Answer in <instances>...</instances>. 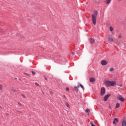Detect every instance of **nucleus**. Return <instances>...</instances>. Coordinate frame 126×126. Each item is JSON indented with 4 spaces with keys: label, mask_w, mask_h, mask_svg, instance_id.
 I'll list each match as a JSON object with an SVG mask.
<instances>
[{
    "label": "nucleus",
    "mask_w": 126,
    "mask_h": 126,
    "mask_svg": "<svg viewBox=\"0 0 126 126\" xmlns=\"http://www.w3.org/2000/svg\"><path fill=\"white\" fill-rule=\"evenodd\" d=\"M80 87L82 88L83 90H84V87H83V86L81 84H80L79 85H78V88H79Z\"/></svg>",
    "instance_id": "obj_12"
},
{
    "label": "nucleus",
    "mask_w": 126,
    "mask_h": 126,
    "mask_svg": "<svg viewBox=\"0 0 126 126\" xmlns=\"http://www.w3.org/2000/svg\"><path fill=\"white\" fill-rule=\"evenodd\" d=\"M107 64H108V62L105 60H102L101 62V64L102 65H107Z\"/></svg>",
    "instance_id": "obj_5"
},
{
    "label": "nucleus",
    "mask_w": 126,
    "mask_h": 126,
    "mask_svg": "<svg viewBox=\"0 0 126 126\" xmlns=\"http://www.w3.org/2000/svg\"><path fill=\"white\" fill-rule=\"evenodd\" d=\"M97 15H98V11H94V13L92 15V21L94 25H96V23L97 22L96 18H97Z\"/></svg>",
    "instance_id": "obj_1"
},
{
    "label": "nucleus",
    "mask_w": 126,
    "mask_h": 126,
    "mask_svg": "<svg viewBox=\"0 0 126 126\" xmlns=\"http://www.w3.org/2000/svg\"><path fill=\"white\" fill-rule=\"evenodd\" d=\"M65 106H66L67 108H69L70 105H69V104H68V103L65 102Z\"/></svg>",
    "instance_id": "obj_15"
},
{
    "label": "nucleus",
    "mask_w": 126,
    "mask_h": 126,
    "mask_svg": "<svg viewBox=\"0 0 126 126\" xmlns=\"http://www.w3.org/2000/svg\"><path fill=\"white\" fill-rule=\"evenodd\" d=\"M86 113H88V114H89V113H90V110L89 109H87L86 110Z\"/></svg>",
    "instance_id": "obj_20"
},
{
    "label": "nucleus",
    "mask_w": 126,
    "mask_h": 126,
    "mask_svg": "<svg viewBox=\"0 0 126 126\" xmlns=\"http://www.w3.org/2000/svg\"><path fill=\"white\" fill-rule=\"evenodd\" d=\"M109 30L111 32H113V31H114V28L110 27Z\"/></svg>",
    "instance_id": "obj_14"
},
{
    "label": "nucleus",
    "mask_w": 126,
    "mask_h": 126,
    "mask_svg": "<svg viewBox=\"0 0 126 126\" xmlns=\"http://www.w3.org/2000/svg\"><path fill=\"white\" fill-rule=\"evenodd\" d=\"M74 89L75 90V91H76V92H78V87H74Z\"/></svg>",
    "instance_id": "obj_17"
},
{
    "label": "nucleus",
    "mask_w": 126,
    "mask_h": 126,
    "mask_svg": "<svg viewBox=\"0 0 126 126\" xmlns=\"http://www.w3.org/2000/svg\"><path fill=\"white\" fill-rule=\"evenodd\" d=\"M109 97H110V94H107L103 98L104 101L106 102V101L108 100V98H109Z\"/></svg>",
    "instance_id": "obj_8"
},
{
    "label": "nucleus",
    "mask_w": 126,
    "mask_h": 126,
    "mask_svg": "<svg viewBox=\"0 0 126 126\" xmlns=\"http://www.w3.org/2000/svg\"><path fill=\"white\" fill-rule=\"evenodd\" d=\"M113 70H114V68L112 67L110 68V71H113Z\"/></svg>",
    "instance_id": "obj_22"
},
{
    "label": "nucleus",
    "mask_w": 126,
    "mask_h": 126,
    "mask_svg": "<svg viewBox=\"0 0 126 126\" xmlns=\"http://www.w3.org/2000/svg\"><path fill=\"white\" fill-rule=\"evenodd\" d=\"M32 75H35V74H36V73H35V72H34V71H32Z\"/></svg>",
    "instance_id": "obj_21"
},
{
    "label": "nucleus",
    "mask_w": 126,
    "mask_h": 126,
    "mask_svg": "<svg viewBox=\"0 0 126 126\" xmlns=\"http://www.w3.org/2000/svg\"><path fill=\"white\" fill-rule=\"evenodd\" d=\"M109 108H111V106H109Z\"/></svg>",
    "instance_id": "obj_34"
},
{
    "label": "nucleus",
    "mask_w": 126,
    "mask_h": 126,
    "mask_svg": "<svg viewBox=\"0 0 126 126\" xmlns=\"http://www.w3.org/2000/svg\"><path fill=\"white\" fill-rule=\"evenodd\" d=\"M18 104L19 105V106H22V104H21V103H20V102H18Z\"/></svg>",
    "instance_id": "obj_23"
},
{
    "label": "nucleus",
    "mask_w": 126,
    "mask_h": 126,
    "mask_svg": "<svg viewBox=\"0 0 126 126\" xmlns=\"http://www.w3.org/2000/svg\"><path fill=\"white\" fill-rule=\"evenodd\" d=\"M116 44H118V42H116Z\"/></svg>",
    "instance_id": "obj_35"
},
{
    "label": "nucleus",
    "mask_w": 126,
    "mask_h": 126,
    "mask_svg": "<svg viewBox=\"0 0 126 126\" xmlns=\"http://www.w3.org/2000/svg\"><path fill=\"white\" fill-rule=\"evenodd\" d=\"M63 97H64V98H66V97H65V95H63Z\"/></svg>",
    "instance_id": "obj_30"
},
{
    "label": "nucleus",
    "mask_w": 126,
    "mask_h": 126,
    "mask_svg": "<svg viewBox=\"0 0 126 126\" xmlns=\"http://www.w3.org/2000/svg\"><path fill=\"white\" fill-rule=\"evenodd\" d=\"M112 0H105L104 2H106V4H108L111 2Z\"/></svg>",
    "instance_id": "obj_11"
},
{
    "label": "nucleus",
    "mask_w": 126,
    "mask_h": 126,
    "mask_svg": "<svg viewBox=\"0 0 126 126\" xmlns=\"http://www.w3.org/2000/svg\"><path fill=\"white\" fill-rule=\"evenodd\" d=\"M0 108L2 109V107L1 106H0Z\"/></svg>",
    "instance_id": "obj_29"
},
{
    "label": "nucleus",
    "mask_w": 126,
    "mask_h": 126,
    "mask_svg": "<svg viewBox=\"0 0 126 126\" xmlns=\"http://www.w3.org/2000/svg\"><path fill=\"white\" fill-rule=\"evenodd\" d=\"M116 84H117L115 81H107L105 82V85L108 87H110V86H115Z\"/></svg>",
    "instance_id": "obj_2"
},
{
    "label": "nucleus",
    "mask_w": 126,
    "mask_h": 126,
    "mask_svg": "<svg viewBox=\"0 0 126 126\" xmlns=\"http://www.w3.org/2000/svg\"><path fill=\"white\" fill-rule=\"evenodd\" d=\"M45 80H47L48 78H47L46 77H45Z\"/></svg>",
    "instance_id": "obj_28"
},
{
    "label": "nucleus",
    "mask_w": 126,
    "mask_h": 126,
    "mask_svg": "<svg viewBox=\"0 0 126 126\" xmlns=\"http://www.w3.org/2000/svg\"><path fill=\"white\" fill-rule=\"evenodd\" d=\"M118 100L121 101V102H124L125 101V98L121 96H119L117 97Z\"/></svg>",
    "instance_id": "obj_4"
},
{
    "label": "nucleus",
    "mask_w": 126,
    "mask_h": 126,
    "mask_svg": "<svg viewBox=\"0 0 126 126\" xmlns=\"http://www.w3.org/2000/svg\"><path fill=\"white\" fill-rule=\"evenodd\" d=\"M89 42L90 44H91L92 45H93V44L95 43V40L94 38H90Z\"/></svg>",
    "instance_id": "obj_7"
},
{
    "label": "nucleus",
    "mask_w": 126,
    "mask_h": 126,
    "mask_svg": "<svg viewBox=\"0 0 126 126\" xmlns=\"http://www.w3.org/2000/svg\"><path fill=\"white\" fill-rule=\"evenodd\" d=\"M118 122H119L118 118H115L114 120L113 121V124H116V123H118Z\"/></svg>",
    "instance_id": "obj_10"
},
{
    "label": "nucleus",
    "mask_w": 126,
    "mask_h": 126,
    "mask_svg": "<svg viewBox=\"0 0 126 126\" xmlns=\"http://www.w3.org/2000/svg\"><path fill=\"white\" fill-rule=\"evenodd\" d=\"M19 113H22V112L21 111H19Z\"/></svg>",
    "instance_id": "obj_32"
},
{
    "label": "nucleus",
    "mask_w": 126,
    "mask_h": 126,
    "mask_svg": "<svg viewBox=\"0 0 126 126\" xmlns=\"http://www.w3.org/2000/svg\"><path fill=\"white\" fill-rule=\"evenodd\" d=\"M95 81V79L94 78H90V82L93 83Z\"/></svg>",
    "instance_id": "obj_9"
},
{
    "label": "nucleus",
    "mask_w": 126,
    "mask_h": 126,
    "mask_svg": "<svg viewBox=\"0 0 126 126\" xmlns=\"http://www.w3.org/2000/svg\"><path fill=\"white\" fill-rule=\"evenodd\" d=\"M118 0V1H121V0Z\"/></svg>",
    "instance_id": "obj_31"
},
{
    "label": "nucleus",
    "mask_w": 126,
    "mask_h": 126,
    "mask_svg": "<svg viewBox=\"0 0 126 126\" xmlns=\"http://www.w3.org/2000/svg\"><path fill=\"white\" fill-rule=\"evenodd\" d=\"M66 91H68V90H69V89H68V88H66Z\"/></svg>",
    "instance_id": "obj_27"
},
{
    "label": "nucleus",
    "mask_w": 126,
    "mask_h": 126,
    "mask_svg": "<svg viewBox=\"0 0 126 126\" xmlns=\"http://www.w3.org/2000/svg\"><path fill=\"white\" fill-rule=\"evenodd\" d=\"M118 39H122V34H121V33L118 35Z\"/></svg>",
    "instance_id": "obj_19"
},
{
    "label": "nucleus",
    "mask_w": 126,
    "mask_h": 126,
    "mask_svg": "<svg viewBox=\"0 0 126 126\" xmlns=\"http://www.w3.org/2000/svg\"><path fill=\"white\" fill-rule=\"evenodd\" d=\"M118 108H120V103H117L116 104V108L117 109Z\"/></svg>",
    "instance_id": "obj_16"
},
{
    "label": "nucleus",
    "mask_w": 126,
    "mask_h": 126,
    "mask_svg": "<svg viewBox=\"0 0 126 126\" xmlns=\"http://www.w3.org/2000/svg\"><path fill=\"white\" fill-rule=\"evenodd\" d=\"M105 93H106V89H105V88L104 87L101 88V92H100L101 96H103V95H104Z\"/></svg>",
    "instance_id": "obj_3"
},
{
    "label": "nucleus",
    "mask_w": 126,
    "mask_h": 126,
    "mask_svg": "<svg viewBox=\"0 0 126 126\" xmlns=\"http://www.w3.org/2000/svg\"><path fill=\"white\" fill-rule=\"evenodd\" d=\"M35 85L38 86V85H39V84L38 83H35Z\"/></svg>",
    "instance_id": "obj_26"
},
{
    "label": "nucleus",
    "mask_w": 126,
    "mask_h": 126,
    "mask_svg": "<svg viewBox=\"0 0 126 126\" xmlns=\"http://www.w3.org/2000/svg\"><path fill=\"white\" fill-rule=\"evenodd\" d=\"M108 41L112 43V42H114V39L109 35H108Z\"/></svg>",
    "instance_id": "obj_6"
},
{
    "label": "nucleus",
    "mask_w": 126,
    "mask_h": 126,
    "mask_svg": "<svg viewBox=\"0 0 126 126\" xmlns=\"http://www.w3.org/2000/svg\"><path fill=\"white\" fill-rule=\"evenodd\" d=\"M11 91H13V92H16V91H17L16 89H15V88H14V87H12L11 88Z\"/></svg>",
    "instance_id": "obj_13"
},
{
    "label": "nucleus",
    "mask_w": 126,
    "mask_h": 126,
    "mask_svg": "<svg viewBox=\"0 0 126 126\" xmlns=\"http://www.w3.org/2000/svg\"><path fill=\"white\" fill-rule=\"evenodd\" d=\"M0 90H1L2 89V85H0Z\"/></svg>",
    "instance_id": "obj_24"
},
{
    "label": "nucleus",
    "mask_w": 126,
    "mask_h": 126,
    "mask_svg": "<svg viewBox=\"0 0 126 126\" xmlns=\"http://www.w3.org/2000/svg\"><path fill=\"white\" fill-rule=\"evenodd\" d=\"M122 126H126V122L124 121L122 122Z\"/></svg>",
    "instance_id": "obj_18"
},
{
    "label": "nucleus",
    "mask_w": 126,
    "mask_h": 126,
    "mask_svg": "<svg viewBox=\"0 0 126 126\" xmlns=\"http://www.w3.org/2000/svg\"><path fill=\"white\" fill-rule=\"evenodd\" d=\"M16 112H19V111L18 110H17Z\"/></svg>",
    "instance_id": "obj_33"
},
{
    "label": "nucleus",
    "mask_w": 126,
    "mask_h": 126,
    "mask_svg": "<svg viewBox=\"0 0 126 126\" xmlns=\"http://www.w3.org/2000/svg\"><path fill=\"white\" fill-rule=\"evenodd\" d=\"M22 96L23 97H24L25 98H26V96L24 94H22Z\"/></svg>",
    "instance_id": "obj_25"
}]
</instances>
